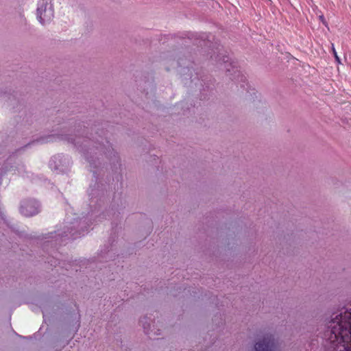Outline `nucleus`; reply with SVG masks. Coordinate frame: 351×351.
<instances>
[{"label": "nucleus", "mask_w": 351, "mask_h": 351, "mask_svg": "<svg viewBox=\"0 0 351 351\" xmlns=\"http://www.w3.org/2000/svg\"><path fill=\"white\" fill-rule=\"evenodd\" d=\"M324 338L325 351H351V308L332 318Z\"/></svg>", "instance_id": "f257e3e1"}, {"label": "nucleus", "mask_w": 351, "mask_h": 351, "mask_svg": "<svg viewBox=\"0 0 351 351\" xmlns=\"http://www.w3.org/2000/svg\"><path fill=\"white\" fill-rule=\"evenodd\" d=\"M45 0L40 2L37 8V18L43 25L49 22L53 17V10L51 4L45 3Z\"/></svg>", "instance_id": "f03ea898"}, {"label": "nucleus", "mask_w": 351, "mask_h": 351, "mask_svg": "<svg viewBox=\"0 0 351 351\" xmlns=\"http://www.w3.org/2000/svg\"><path fill=\"white\" fill-rule=\"evenodd\" d=\"M276 345L271 335H267L256 343L255 351H275Z\"/></svg>", "instance_id": "7ed1b4c3"}, {"label": "nucleus", "mask_w": 351, "mask_h": 351, "mask_svg": "<svg viewBox=\"0 0 351 351\" xmlns=\"http://www.w3.org/2000/svg\"><path fill=\"white\" fill-rule=\"evenodd\" d=\"M21 213L25 217H31L38 213V203L35 200H26L21 206Z\"/></svg>", "instance_id": "20e7f679"}, {"label": "nucleus", "mask_w": 351, "mask_h": 351, "mask_svg": "<svg viewBox=\"0 0 351 351\" xmlns=\"http://www.w3.org/2000/svg\"><path fill=\"white\" fill-rule=\"evenodd\" d=\"M140 323L142 325L144 331L147 334H152L154 333V335H160V332H158L159 330H157V331L154 330V322H153L152 317L145 315L141 318Z\"/></svg>", "instance_id": "39448f33"}, {"label": "nucleus", "mask_w": 351, "mask_h": 351, "mask_svg": "<svg viewBox=\"0 0 351 351\" xmlns=\"http://www.w3.org/2000/svg\"><path fill=\"white\" fill-rule=\"evenodd\" d=\"M228 60H229V58L227 57V56H223V59H222V61L224 64V67L226 68V69L227 70L228 72H231V70L229 68V66H231L232 68H234L235 66L234 65H232V63L233 62H228Z\"/></svg>", "instance_id": "423d86ee"}, {"label": "nucleus", "mask_w": 351, "mask_h": 351, "mask_svg": "<svg viewBox=\"0 0 351 351\" xmlns=\"http://www.w3.org/2000/svg\"><path fill=\"white\" fill-rule=\"evenodd\" d=\"M319 20L322 21V23L325 26H327V25H328V23H327V22H326V19H325V18H324V15H320V16H319Z\"/></svg>", "instance_id": "0eeeda50"}, {"label": "nucleus", "mask_w": 351, "mask_h": 351, "mask_svg": "<svg viewBox=\"0 0 351 351\" xmlns=\"http://www.w3.org/2000/svg\"><path fill=\"white\" fill-rule=\"evenodd\" d=\"M332 45V51H333V53H334V55H335V57L336 58V59H337V60H339V58H338V56H337V52H336V51H335V49L334 45Z\"/></svg>", "instance_id": "6e6552de"}, {"label": "nucleus", "mask_w": 351, "mask_h": 351, "mask_svg": "<svg viewBox=\"0 0 351 351\" xmlns=\"http://www.w3.org/2000/svg\"><path fill=\"white\" fill-rule=\"evenodd\" d=\"M245 78L243 75H241V80H243V79Z\"/></svg>", "instance_id": "1a4fd4ad"}, {"label": "nucleus", "mask_w": 351, "mask_h": 351, "mask_svg": "<svg viewBox=\"0 0 351 351\" xmlns=\"http://www.w3.org/2000/svg\"><path fill=\"white\" fill-rule=\"evenodd\" d=\"M236 72H238L239 75L238 76L240 75V71H238V70H236Z\"/></svg>", "instance_id": "9d476101"}, {"label": "nucleus", "mask_w": 351, "mask_h": 351, "mask_svg": "<svg viewBox=\"0 0 351 351\" xmlns=\"http://www.w3.org/2000/svg\"><path fill=\"white\" fill-rule=\"evenodd\" d=\"M236 72H238L239 75L238 76L240 75V71H238V70H236Z\"/></svg>", "instance_id": "9b49d317"}, {"label": "nucleus", "mask_w": 351, "mask_h": 351, "mask_svg": "<svg viewBox=\"0 0 351 351\" xmlns=\"http://www.w3.org/2000/svg\"><path fill=\"white\" fill-rule=\"evenodd\" d=\"M348 304H351V299L348 301Z\"/></svg>", "instance_id": "f8f14e48"}]
</instances>
